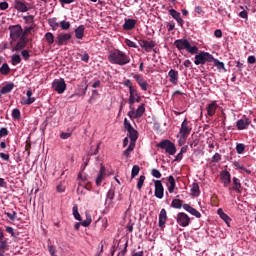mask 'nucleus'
<instances>
[{
	"label": "nucleus",
	"instance_id": "1",
	"mask_svg": "<svg viewBox=\"0 0 256 256\" xmlns=\"http://www.w3.org/2000/svg\"><path fill=\"white\" fill-rule=\"evenodd\" d=\"M108 61L113 65H127L131 63V58L120 50H114L109 54Z\"/></svg>",
	"mask_w": 256,
	"mask_h": 256
},
{
	"label": "nucleus",
	"instance_id": "2",
	"mask_svg": "<svg viewBox=\"0 0 256 256\" xmlns=\"http://www.w3.org/2000/svg\"><path fill=\"white\" fill-rule=\"evenodd\" d=\"M171 207H173V209H181V207H183L185 211H187L197 219H201V213L197 211V209L193 208L191 205L183 204V200L181 199H173L171 202Z\"/></svg>",
	"mask_w": 256,
	"mask_h": 256
},
{
	"label": "nucleus",
	"instance_id": "3",
	"mask_svg": "<svg viewBox=\"0 0 256 256\" xmlns=\"http://www.w3.org/2000/svg\"><path fill=\"white\" fill-rule=\"evenodd\" d=\"M195 65H205V63H213V55L209 52L201 51L195 56Z\"/></svg>",
	"mask_w": 256,
	"mask_h": 256
},
{
	"label": "nucleus",
	"instance_id": "4",
	"mask_svg": "<svg viewBox=\"0 0 256 256\" xmlns=\"http://www.w3.org/2000/svg\"><path fill=\"white\" fill-rule=\"evenodd\" d=\"M191 131H193V127L191 126V122L185 118L181 124L179 135L183 139V141L187 140V137L191 135Z\"/></svg>",
	"mask_w": 256,
	"mask_h": 256
},
{
	"label": "nucleus",
	"instance_id": "5",
	"mask_svg": "<svg viewBox=\"0 0 256 256\" xmlns=\"http://www.w3.org/2000/svg\"><path fill=\"white\" fill-rule=\"evenodd\" d=\"M157 147H159V149H164L168 155H175V153H177V147H175V144H173L171 140H162L157 144Z\"/></svg>",
	"mask_w": 256,
	"mask_h": 256
},
{
	"label": "nucleus",
	"instance_id": "6",
	"mask_svg": "<svg viewBox=\"0 0 256 256\" xmlns=\"http://www.w3.org/2000/svg\"><path fill=\"white\" fill-rule=\"evenodd\" d=\"M52 88L56 93H59V95L65 93V90L67 89V84L65 83V80L63 78L56 79L52 83Z\"/></svg>",
	"mask_w": 256,
	"mask_h": 256
},
{
	"label": "nucleus",
	"instance_id": "7",
	"mask_svg": "<svg viewBox=\"0 0 256 256\" xmlns=\"http://www.w3.org/2000/svg\"><path fill=\"white\" fill-rule=\"evenodd\" d=\"M10 37L12 41H17L23 35V28L21 25H12L9 27Z\"/></svg>",
	"mask_w": 256,
	"mask_h": 256
},
{
	"label": "nucleus",
	"instance_id": "8",
	"mask_svg": "<svg viewBox=\"0 0 256 256\" xmlns=\"http://www.w3.org/2000/svg\"><path fill=\"white\" fill-rule=\"evenodd\" d=\"M176 221L180 227H189L191 223V218L185 212H179L176 217Z\"/></svg>",
	"mask_w": 256,
	"mask_h": 256
},
{
	"label": "nucleus",
	"instance_id": "9",
	"mask_svg": "<svg viewBox=\"0 0 256 256\" xmlns=\"http://www.w3.org/2000/svg\"><path fill=\"white\" fill-rule=\"evenodd\" d=\"M154 195L157 199H163L165 195V188L163 187V183L161 180H154Z\"/></svg>",
	"mask_w": 256,
	"mask_h": 256
},
{
	"label": "nucleus",
	"instance_id": "10",
	"mask_svg": "<svg viewBox=\"0 0 256 256\" xmlns=\"http://www.w3.org/2000/svg\"><path fill=\"white\" fill-rule=\"evenodd\" d=\"M71 34L69 33H60L56 37V43L61 47L62 45H67L71 41Z\"/></svg>",
	"mask_w": 256,
	"mask_h": 256
},
{
	"label": "nucleus",
	"instance_id": "11",
	"mask_svg": "<svg viewBox=\"0 0 256 256\" xmlns=\"http://www.w3.org/2000/svg\"><path fill=\"white\" fill-rule=\"evenodd\" d=\"M133 79H135L136 83H138L142 91H147V89L149 88V83L147 82V80H145V78H143V76L139 74H134Z\"/></svg>",
	"mask_w": 256,
	"mask_h": 256
},
{
	"label": "nucleus",
	"instance_id": "12",
	"mask_svg": "<svg viewBox=\"0 0 256 256\" xmlns=\"http://www.w3.org/2000/svg\"><path fill=\"white\" fill-rule=\"evenodd\" d=\"M140 47L146 51V53H151L153 51V48L155 47V41L151 40H140L139 41Z\"/></svg>",
	"mask_w": 256,
	"mask_h": 256
},
{
	"label": "nucleus",
	"instance_id": "13",
	"mask_svg": "<svg viewBox=\"0 0 256 256\" xmlns=\"http://www.w3.org/2000/svg\"><path fill=\"white\" fill-rule=\"evenodd\" d=\"M14 9H17V11H20V13H27V11H29V9L31 8L27 7V4H25V1L15 0Z\"/></svg>",
	"mask_w": 256,
	"mask_h": 256
},
{
	"label": "nucleus",
	"instance_id": "14",
	"mask_svg": "<svg viewBox=\"0 0 256 256\" xmlns=\"http://www.w3.org/2000/svg\"><path fill=\"white\" fill-rule=\"evenodd\" d=\"M220 179H221L224 187H229V185L231 184V173H229V171H227V170H223L220 173Z\"/></svg>",
	"mask_w": 256,
	"mask_h": 256
},
{
	"label": "nucleus",
	"instance_id": "15",
	"mask_svg": "<svg viewBox=\"0 0 256 256\" xmlns=\"http://www.w3.org/2000/svg\"><path fill=\"white\" fill-rule=\"evenodd\" d=\"M169 15H171V17H173V19H175V21H177L178 25H180V27H183V25L185 24V21L183 20V18H181V13H179L177 10L175 9H170L168 11Z\"/></svg>",
	"mask_w": 256,
	"mask_h": 256
},
{
	"label": "nucleus",
	"instance_id": "16",
	"mask_svg": "<svg viewBox=\"0 0 256 256\" xmlns=\"http://www.w3.org/2000/svg\"><path fill=\"white\" fill-rule=\"evenodd\" d=\"M189 40L187 39H178L175 40L174 45L178 48V51H183L185 49L187 51V48L189 47Z\"/></svg>",
	"mask_w": 256,
	"mask_h": 256
},
{
	"label": "nucleus",
	"instance_id": "17",
	"mask_svg": "<svg viewBox=\"0 0 256 256\" xmlns=\"http://www.w3.org/2000/svg\"><path fill=\"white\" fill-rule=\"evenodd\" d=\"M168 77H169V81H170V83H172V85H177V83H179V71H177L175 69H171L168 72Z\"/></svg>",
	"mask_w": 256,
	"mask_h": 256
},
{
	"label": "nucleus",
	"instance_id": "18",
	"mask_svg": "<svg viewBox=\"0 0 256 256\" xmlns=\"http://www.w3.org/2000/svg\"><path fill=\"white\" fill-rule=\"evenodd\" d=\"M249 125H251V121L249 120V118L240 119L236 123V127H237L238 131H243V130L247 129V127H249Z\"/></svg>",
	"mask_w": 256,
	"mask_h": 256
},
{
	"label": "nucleus",
	"instance_id": "19",
	"mask_svg": "<svg viewBox=\"0 0 256 256\" xmlns=\"http://www.w3.org/2000/svg\"><path fill=\"white\" fill-rule=\"evenodd\" d=\"M135 25H137V20L131 18L125 19L123 29L124 31H133V29H135Z\"/></svg>",
	"mask_w": 256,
	"mask_h": 256
},
{
	"label": "nucleus",
	"instance_id": "20",
	"mask_svg": "<svg viewBox=\"0 0 256 256\" xmlns=\"http://www.w3.org/2000/svg\"><path fill=\"white\" fill-rule=\"evenodd\" d=\"M15 89V84L13 82L7 83L6 85L2 86L0 89V99L1 95H7L8 93H11Z\"/></svg>",
	"mask_w": 256,
	"mask_h": 256
},
{
	"label": "nucleus",
	"instance_id": "21",
	"mask_svg": "<svg viewBox=\"0 0 256 256\" xmlns=\"http://www.w3.org/2000/svg\"><path fill=\"white\" fill-rule=\"evenodd\" d=\"M166 222H167V210H165V208H163L160 211V214H159V227H160V229H164Z\"/></svg>",
	"mask_w": 256,
	"mask_h": 256
},
{
	"label": "nucleus",
	"instance_id": "22",
	"mask_svg": "<svg viewBox=\"0 0 256 256\" xmlns=\"http://www.w3.org/2000/svg\"><path fill=\"white\" fill-rule=\"evenodd\" d=\"M218 107H219V105H217V102H212V103L208 104L206 111H207V114L209 115V117H213V115H215V113H217Z\"/></svg>",
	"mask_w": 256,
	"mask_h": 256
},
{
	"label": "nucleus",
	"instance_id": "23",
	"mask_svg": "<svg viewBox=\"0 0 256 256\" xmlns=\"http://www.w3.org/2000/svg\"><path fill=\"white\" fill-rule=\"evenodd\" d=\"M105 167L103 165L100 166V171L98 173V176L96 178V185L97 187H100L101 183H103V179H105Z\"/></svg>",
	"mask_w": 256,
	"mask_h": 256
},
{
	"label": "nucleus",
	"instance_id": "24",
	"mask_svg": "<svg viewBox=\"0 0 256 256\" xmlns=\"http://www.w3.org/2000/svg\"><path fill=\"white\" fill-rule=\"evenodd\" d=\"M113 199H115V190L110 189L106 196L105 205L108 203V207H113Z\"/></svg>",
	"mask_w": 256,
	"mask_h": 256
},
{
	"label": "nucleus",
	"instance_id": "25",
	"mask_svg": "<svg viewBox=\"0 0 256 256\" xmlns=\"http://www.w3.org/2000/svg\"><path fill=\"white\" fill-rule=\"evenodd\" d=\"M128 137L131 140L130 143H137V139H139V132L135 130V128H132V130H128Z\"/></svg>",
	"mask_w": 256,
	"mask_h": 256
},
{
	"label": "nucleus",
	"instance_id": "26",
	"mask_svg": "<svg viewBox=\"0 0 256 256\" xmlns=\"http://www.w3.org/2000/svg\"><path fill=\"white\" fill-rule=\"evenodd\" d=\"M75 37L76 39H83L85 37V25L78 26L75 30Z\"/></svg>",
	"mask_w": 256,
	"mask_h": 256
},
{
	"label": "nucleus",
	"instance_id": "27",
	"mask_svg": "<svg viewBox=\"0 0 256 256\" xmlns=\"http://www.w3.org/2000/svg\"><path fill=\"white\" fill-rule=\"evenodd\" d=\"M217 213L220 219H222L226 223V225L230 227L229 223H231V217H229V215H227L221 208L217 210Z\"/></svg>",
	"mask_w": 256,
	"mask_h": 256
},
{
	"label": "nucleus",
	"instance_id": "28",
	"mask_svg": "<svg viewBox=\"0 0 256 256\" xmlns=\"http://www.w3.org/2000/svg\"><path fill=\"white\" fill-rule=\"evenodd\" d=\"M26 46L27 41H25V38L21 37L20 41L13 48V51H22V49H25Z\"/></svg>",
	"mask_w": 256,
	"mask_h": 256
},
{
	"label": "nucleus",
	"instance_id": "29",
	"mask_svg": "<svg viewBox=\"0 0 256 256\" xmlns=\"http://www.w3.org/2000/svg\"><path fill=\"white\" fill-rule=\"evenodd\" d=\"M232 190L236 191V193H241V180H239V178L237 177L233 178Z\"/></svg>",
	"mask_w": 256,
	"mask_h": 256
},
{
	"label": "nucleus",
	"instance_id": "30",
	"mask_svg": "<svg viewBox=\"0 0 256 256\" xmlns=\"http://www.w3.org/2000/svg\"><path fill=\"white\" fill-rule=\"evenodd\" d=\"M212 63H214V66H216L218 71H221V69H223V71L227 72V69H225V63L219 61V59L213 57Z\"/></svg>",
	"mask_w": 256,
	"mask_h": 256
},
{
	"label": "nucleus",
	"instance_id": "31",
	"mask_svg": "<svg viewBox=\"0 0 256 256\" xmlns=\"http://www.w3.org/2000/svg\"><path fill=\"white\" fill-rule=\"evenodd\" d=\"M48 25L52 28V31H57L59 29L60 23H58L57 18L48 19Z\"/></svg>",
	"mask_w": 256,
	"mask_h": 256
},
{
	"label": "nucleus",
	"instance_id": "32",
	"mask_svg": "<svg viewBox=\"0 0 256 256\" xmlns=\"http://www.w3.org/2000/svg\"><path fill=\"white\" fill-rule=\"evenodd\" d=\"M200 193L201 190L199 189V184L197 182H194L192 184L191 194L193 195V197H199Z\"/></svg>",
	"mask_w": 256,
	"mask_h": 256
},
{
	"label": "nucleus",
	"instance_id": "33",
	"mask_svg": "<svg viewBox=\"0 0 256 256\" xmlns=\"http://www.w3.org/2000/svg\"><path fill=\"white\" fill-rule=\"evenodd\" d=\"M168 191L169 193H174L175 192V177L169 176L168 177Z\"/></svg>",
	"mask_w": 256,
	"mask_h": 256
},
{
	"label": "nucleus",
	"instance_id": "34",
	"mask_svg": "<svg viewBox=\"0 0 256 256\" xmlns=\"http://www.w3.org/2000/svg\"><path fill=\"white\" fill-rule=\"evenodd\" d=\"M0 73H1V75H9V73H11V68L9 67V64L4 63L0 67Z\"/></svg>",
	"mask_w": 256,
	"mask_h": 256
},
{
	"label": "nucleus",
	"instance_id": "35",
	"mask_svg": "<svg viewBox=\"0 0 256 256\" xmlns=\"http://www.w3.org/2000/svg\"><path fill=\"white\" fill-rule=\"evenodd\" d=\"M48 45H53L55 43V36L53 35V33L51 32H47L45 35H44Z\"/></svg>",
	"mask_w": 256,
	"mask_h": 256
},
{
	"label": "nucleus",
	"instance_id": "36",
	"mask_svg": "<svg viewBox=\"0 0 256 256\" xmlns=\"http://www.w3.org/2000/svg\"><path fill=\"white\" fill-rule=\"evenodd\" d=\"M186 51H188V53L191 55H197L199 53V48L197 46H191V43L189 42Z\"/></svg>",
	"mask_w": 256,
	"mask_h": 256
},
{
	"label": "nucleus",
	"instance_id": "37",
	"mask_svg": "<svg viewBox=\"0 0 256 256\" xmlns=\"http://www.w3.org/2000/svg\"><path fill=\"white\" fill-rule=\"evenodd\" d=\"M135 149V143H131L129 144L128 148L123 152V155L125 157H131V153L132 151Z\"/></svg>",
	"mask_w": 256,
	"mask_h": 256
},
{
	"label": "nucleus",
	"instance_id": "38",
	"mask_svg": "<svg viewBox=\"0 0 256 256\" xmlns=\"http://www.w3.org/2000/svg\"><path fill=\"white\" fill-rule=\"evenodd\" d=\"M144 113H145V104H141L140 106H138L136 110V117L140 119V117H143Z\"/></svg>",
	"mask_w": 256,
	"mask_h": 256
},
{
	"label": "nucleus",
	"instance_id": "39",
	"mask_svg": "<svg viewBox=\"0 0 256 256\" xmlns=\"http://www.w3.org/2000/svg\"><path fill=\"white\" fill-rule=\"evenodd\" d=\"M74 219L77 221H81V214H79V207L77 205H74L72 208Z\"/></svg>",
	"mask_w": 256,
	"mask_h": 256
},
{
	"label": "nucleus",
	"instance_id": "40",
	"mask_svg": "<svg viewBox=\"0 0 256 256\" xmlns=\"http://www.w3.org/2000/svg\"><path fill=\"white\" fill-rule=\"evenodd\" d=\"M234 167H237V169H241L242 171H245L247 175H251V170L247 169L245 166L241 165L238 161L234 162Z\"/></svg>",
	"mask_w": 256,
	"mask_h": 256
},
{
	"label": "nucleus",
	"instance_id": "41",
	"mask_svg": "<svg viewBox=\"0 0 256 256\" xmlns=\"http://www.w3.org/2000/svg\"><path fill=\"white\" fill-rule=\"evenodd\" d=\"M139 171H141V168H139L138 165H134L132 167L131 179H135V177H137V175H139Z\"/></svg>",
	"mask_w": 256,
	"mask_h": 256
},
{
	"label": "nucleus",
	"instance_id": "42",
	"mask_svg": "<svg viewBox=\"0 0 256 256\" xmlns=\"http://www.w3.org/2000/svg\"><path fill=\"white\" fill-rule=\"evenodd\" d=\"M60 27L63 31H69V29H71V22L63 20L60 22Z\"/></svg>",
	"mask_w": 256,
	"mask_h": 256
},
{
	"label": "nucleus",
	"instance_id": "43",
	"mask_svg": "<svg viewBox=\"0 0 256 256\" xmlns=\"http://www.w3.org/2000/svg\"><path fill=\"white\" fill-rule=\"evenodd\" d=\"M12 117L13 119H15L16 121H19V119H21V110L15 108L12 111Z\"/></svg>",
	"mask_w": 256,
	"mask_h": 256
},
{
	"label": "nucleus",
	"instance_id": "44",
	"mask_svg": "<svg viewBox=\"0 0 256 256\" xmlns=\"http://www.w3.org/2000/svg\"><path fill=\"white\" fill-rule=\"evenodd\" d=\"M93 223V219H91V215H86V220L81 222L82 227H89Z\"/></svg>",
	"mask_w": 256,
	"mask_h": 256
},
{
	"label": "nucleus",
	"instance_id": "45",
	"mask_svg": "<svg viewBox=\"0 0 256 256\" xmlns=\"http://www.w3.org/2000/svg\"><path fill=\"white\" fill-rule=\"evenodd\" d=\"M236 152L238 153V155H243V153L245 152V144H243V143L237 144Z\"/></svg>",
	"mask_w": 256,
	"mask_h": 256
},
{
	"label": "nucleus",
	"instance_id": "46",
	"mask_svg": "<svg viewBox=\"0 0 256 256\" xmlns=\"http://www.w3.org/2000/svg\"><path fill=\"white\" fill-rule=\"evenodd\" d=\"M7 247H9V245L7 244L6 240H2L0 242V256L5 253V249H7Z\"/></svg>",
	"mask_w": 256,
	"mask_h": 256
},
{
	"label": "nucleus",
	"instance_id": "47",
	"mask_svg": "<svg viewBox=\"0 0 256 256\" xmlns=\"http://www.w3.org/2000/svg\"><path fill=\"white\" fill-rule=\"evenodd\" d=\"M145 183V176L141 175L139 177L138 183H137V189H139V191H141V189H143V185Z\"/></svg>",
	"mask_w": 256,
	"mask_h": 256
},
{
	"label": "nucleus",
	"instance_id": "48",
	"mask_svg": "<svg viewBox=\"0 0 256 256\" xmlns=\"http://www.w3.org/2000/svg\"><path fill=\"white\" fill-rule=\"evenodd\" d=\"M129 93H130V97H138L139 94V91H137V87H130V90H129Z\"/></svg>",
	"mask_w": 256,
	"mask_h": 256
},
{
	"label": "nucleus",
	"instance_id": "49",
	"mask_svg": "<svg viewBox=\"0 0 256 256\" xmlns=\"http://www.w3.org/2000/svg\"><path fill=\"white\" fill-rule=\"evenodd\" d=\"M5 215L8 217V219H10V221H15V219H17V212L12 211L11 212H5Z\"/></svg>",
	"mask_w": 256,
	"mask_h": 256
},
{
	"label": "nucleus",
	"instance_id": "50",
	"mask_svg": "<svg viewBox=\"0 0 256 256\" xmlns=\"http://www.w3.org/2000/svg\"><path fill=\"white\" fill-rule=\"evenodd\" d=\"M152 177H155V179H161L162 175L161 172L158 169H152L151 170Z\"/></svg>",
	"mask_w": 256,
	"mask_h": 256
},
{
	"label": "nucleus",
	"instance_id": "51",
	"mask_svg": "<svg viewBox=\"0 0 256 256\" xmlns=\"http://www.w3.org/2000/svg\"><path fill=\"white\" fill-rule=\"evenodd\" d=\"M21 63V56L19 55H13L12 56V65H19Z\"/></svg>",
	"mask_w": 256,
	"mask_h": 256
},
{
	"label": "nucleus",
	"instance_id": "52",
	"mask_svg": "<svg viewBox=\"0 0 256 256\" xmlns=\"http://www.w3.org/2000/svg\"><path fill=\"white\" fill-rule=\"evenodd\" d=\"M48 251L51 256H57V248L53 245H48Z\"/></svg>",
	"mask_w": 256,
	"mask_h": 256
},
{
	"label": "nucleus",
	"instance_id": "53",
	"mask_svg": "<svg viewBox=\"0 0 256 256\" xmlns=\"http://www.w3.org/2000/svg\"><path fill=\"white\" fill-rule=\"evenodd\" d=\"M33 103H35V97H28V99L24 100V102H22V105H33Z\"/></svg>",
	"mask_w": 256,
	"mask_h": 256
},
{
	"label": "nucleus",
	"instance_id": "54",
	"mask_svg": "<svg viewBox=\"0 0 256 256\" xmlns=\"http://www.w3.org/2000/svg\"><path fill=\"white\" fill-rule=\"evenodd\" d=\"M125 44L128 47H132L133 49H137V44L133 41H131L130 39H125Z\"/></svg>",
	"mask_w": 256,
	"mask_h": 256
},
{
	"label": "nucleus",
	"instance_id": "55",
	"mask_svg": "<svg viewBox=\"0 0 256 256\" xmlns=\"http://www.w3.org/2000/svg\"><path fill=\"white\" fill-rule=\"evenodd\" d=\"M124 127L127 131H131L132 129H134L129 120H127V118L124 119Z\"/></svg>",
	"mask_w": 256,
	"mask_h": 256
},
{
	"label": "nucleus",
	"instance_id": "56",
	"mask_svg": "<svg viewBox=\"0 0 256 256\" xmlns=\"http://www.w3.org/2000/svg\"><path fill=\"white\" fill-rule=\"evenodd\" d=\"M8 135H9V130H7V128L0 129V139H3V137H7Z\"/></svg>",
	"mask_w": 256,
	"mask_h": 256
},
{
	"label": "nucleus",
	"instance_id": "57",
	"mask_svg": "<svg viewBox=\"0 0 256 256\" xmlns=\"http://www.w3.org/2000/svg\"><path fill=\"white\" fill-rule=\"evenodd\" d=\"M128 117H130V119H138L135 108L131 109V111L128 112Z\"/></svg>",
	"mask_w": 256,
	"mask_h": 256
},
{
	"label": "nucleus",
	"instance_id": "58",
	"mask_svg": "<svg viewBox=\"0 0 256 256\" xmlns=\"http://www.w3.org/2000/svg\"><path fill=\"white\" fill-rule=\"evenodd\" d=\"M221 161V154L215 153V155L212 157L211 162L212 163H219Z\"/></svg>",
	"mask_w": 256,
	"mask_h": 256
},
{
	"label": "nucleus",
	"instance_id": "59",
	"mask_svg": "<svg viewBox=\"0 0 256 256\" xmlns=\"http://www.w3.org/2000/svg\"><path fill=\"white\" fill-rule=\"evenodd\" d=\"M128 103H129V109H133V108H135V106H133V105H135V97H133V96H129V99H128Z\"/></svg>",
	"mask_w": 256,
	"mask_h": 256
},
{
	"label": "nucleus",
	"instance_id": "60",
	"mask_svg": "<svg viewBox=\"0 0 256 256\" xmlns=\"http://www.w3.org/2000/svg\"><path fill=\"white\" fill-rule=\"evenodd\" d=\"M33 29H35V27H33V26L26 27V28L24 29V31L22 32V33H23L22 37L24 38L25 35H29V33H31V31H33Z\"/></svg>",
	"mask_w": 256,
	"mask_h": 256
},
{
	"label": "nucleus",
	"instance_id": "61",
	"mask_svg": "<svg viewBox=\"0 0 256 256\" xmlns=\"http://www.w3.org/2000/svg\"><path fill=\"white\" fill-rule=\"evenodd\" d=\"M22 57L23 59H25V61H28L29 57H31V54H29V50H23Z\"/></svg>",
	"mask_w": 256,
	"mask_h": 256
},
{
	"label": "nucleus",
	"instance_id": "62",
	"mask_svg": "<svg viewBox=\"0 0 256 256\" xmlns=\"http://www.w3.org/2000/svg\"><path fill=\"white\" fill-rule=\"evenodd\" d=\"M6 231H7L8 233H10V235H11L12 237H17V234H15V231L13 230V227H11V226L6 227Z\"/></svg>",
	"mask_w": 256,
	"mask_h": 256
},
{
	"label": "nucleus",
	"instance_id": "63",
	"mask_svg": "<svg viewBox=\"0 0 256 256\" xmlns=\"http://www.w3.org/2000/svg\"><path fill=\"white\" fill-rule=\"evenodd\" d=\"M6 9H9V3H7V2L0 3V10L6 11Z\"/></svg>",
	"mask_w": 256,
	"mask_h": 256
},
{
	"label": "nucleus",
	"instance_id": "64",
	"mask_svg": "<svg viewBox=\"0 0 256 256\" xmlns=\"http://www.w3.org/2000/svg\"><path fill=\"white\" fill-rule=\"evenodd\" d=\"M214 36L217 37V39H221L223 37V32L221 31V29L215 30Z\"/></svg>",
	"mask_w": 256,
	"mask_h": 256
}]
</instances>
